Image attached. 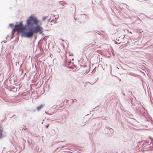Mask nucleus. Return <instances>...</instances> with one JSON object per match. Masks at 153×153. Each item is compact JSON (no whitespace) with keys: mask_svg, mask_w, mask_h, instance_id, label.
Masks as SVG:
<instances>
[{"mask_svg":"<svg viewBox=\"0 0 153 153\" xmlns=\"http://www.w3.org/2000/svg\"><path fill=\"white\" fill-rule=\"evenodd\" d=\"M26 22L25 27L23 22L21 21L19 24L15 25L14 30L22 32L23 36L27 38L32 37L33 34L38 33L41 34L43 32V28L38 25L39 21L36 17L31 15Z\"/></svg>","mask_w":153,"mask_h":153,"instance_id":"obj_1","label":"nucleus"},{"mask_svg":"<svg viewBox=\"0 0 153 153\" xmlns=\"http://www.w3.org/2000/svg\"><path fill=\"white\" fill-rule=\"evenodd\" d=\"M3 131L2 130L0 129V139H2L3 137H4L5 136V135H3L2 134V133Z\"/></svg>","mask_w":153,"mask_h":153,"instance_id":"obj_2","label":"nucleus"},{"mask_svg":"<svg viewBox=\"0 0 153 153\" xmlns=\"http://www.w3.org/2000/svg\"><path fill=\"white\" fill-rule=\"evenodd\" d=\"M43 105L41 104L39 106H38L37 107V110L38 111H39L43 107Z\"/></svg>","mask_w":153,"mask_h":153,"instance_id":"obj_3","label":"nucleus"},{"mask_svg":"<svg viewBox=\"0 0 153 153\" xmlns=\"http://www.w3.org/2000/svg\"><path fill=\"white\" fill-rule=\"evenodd\" d=\"M47 18L46 17H44L43 19V21H45V20Z\"/></svg>","mask_w":153,"mask_h":153,"instance_id":"obj_4","label":"nucleus"},{"mask_svg":"<svg viewBox=\"0 0 153 153\" xmlns=\"http://www.w3.org/2000/svg\"><path fill=\"white\" fill-rule=\"evenodd\" d=\"M48 126H49V124H48V125H47V126H46V128H48Z\"/></svg>","mask_w":153,"mask_h":153,"instance_id":"obj_5","label":"nucleus"},{"mask_svg":"<svg viewBox=\"0 0 153 153\" xmlns=\"http://www.w3.org/2000/svg\"><path fill=\"white\" fill-rule=\"evenodd\" d=\"M10 26H13V24H10Z\"/></svg>","mask_w":153,"mask_h":153,"instance_id":"obj_6","label":"nucleus"},{"mask_svg":"<svg viewBox=\"0 0 153 153\" xmlns=\"http://www.w3.org/2000/svg\"><path fill=\"white\" fill-rule=\"evenodd\" d=\"M85 46L84 48H85L87 46H88L87 45H85Z\"/></svg>","mask_w":153,"mask_h":153,"instance_id":"obj_7","label":"nucleus"},{"mask_svg":"<svg viewBox=\"0 0 153 153\" xmlns=\"http://www.w3.org/2000/svg\"><path fill=\"white\" fill-rule=\"evenodd\" d=\"M42 22H41V23H39V24H40V25H42Z\"/></svg>","mask_w":153,"mask_h":153,"instance_id":"obj_8","label":"nucleus"},{"mask_svg":"<svg viewBox=\"0 0 153 153\" xmlns=\"http://www.w3.org/2000/svg\"><path fill=\"white\" fill-rule=\"evenodd\" d=\"M36 36H35V39H36Z\"/></svg>","mask_w":153,"mask_h":153,"instance_id":"obj_9","label":"nucleus"}]
</instances>
